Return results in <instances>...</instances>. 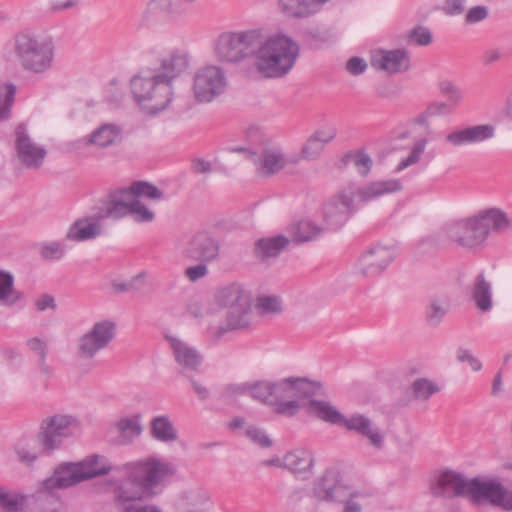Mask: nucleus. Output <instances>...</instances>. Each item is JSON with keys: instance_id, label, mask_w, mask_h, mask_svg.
Returning a JSON list of instances; mask_svg holds the SVG:
<instances>
[{"instance_id": "1", "label": "nucleus", "mask_w": 512, "mask_h": 512, "mask_svg": "<svg viewBox=\"0 0 512 512\" xmlns=\"http://www.w3.org/2000/svg\"><path fill=\"white\" fill-rule=\"evenodd\" d=\"M214 50L216 58L227 63L255 56L257 71L266 78L286 75L299 55V46L290 37L280 34L266 39L261 29L224 32Z\"/></svg>"}, {"instance_id": "2", "label": "nucleus", "mask_w": 512, "mask_h": 512, "mask_svg": "<svg viewBox=\"0 0 512 512\" xmlns=\"http://www.w3.org/2000/svg\"><path fill=\"white\" fill-rule=\"evenodd\" d=\"M120 470L131 487L120 484L114 488L116 505L124 512H160L149 502L162 492L165 481L176 473L174 465L156 457H147L126 463Z\"/></svg>"}, {"instance_id": "3", "label": "nucleus", "mask_w": 512, "mask_h": 512, "mask_svg": "<svg viewBox=\"0 0 512 512\" xmlns=\"http://www.w3.org/2000/svg\"><path fill=\"white\" fill-rule=\"evenodd\" d=\"M186 53L173 52L160 60L159 66L142 70L130 81L136 102L149 113L168 107L173 98V81L187 70Z\"/></svg>"}, {"instance_id": "4", "label": "nucleus", "mask_w": 512, "mask_h": 512, "mask_svg": "<svg viewBox=\"0 0 512 512\" xmlns=\"http://www.w3.org/2000/svg\"><path fill=\"white\" fill-rule=\"evenodd\" d=\"M7 48L19 67L32 75H44L54 65L56 47L52 36L31 27L13 33Z\"/></svg>"}, {"instance_id": "5", "label": "nucleus", "mask_w": 512, "mask_h": 512, "mask_svg": "<svg viewBox=\"0 0 512 512\" xmlns=\"http://www.w3.org/2000/svg\"><path fill=\"white\" fill-rule=\"evenodd\" d=\"M401 189L402 184L397 179L375 181L365 186L350 183L339 190L324 206V221L329 228L338 229L356 212L360 203L372 201Z\"/></svg>"}, {"instance_id": "6", "label": "nucleus", "mask_w": 512, "mask_h": 512, "mask_svg": "<svg viewBox=\"0 0 512 512\" xmlns=\"http://www.w3.org/2000/svg\"><path fill=\"white\" fill-rule=\"evenodd\" d=\"M511 227L507 214L491 208L476 216L450 223L445 228L448 238L464 248H476L483 244L491 231L504 232Z\"/></svg>"}, {"instance_id": "7", "label": "nucleus", "mask_w": 512, "mask_h": 512, "mask_svg": "<svg viewBox=\"0 0 512 512\" xmlns=\"http://www.w3.org/2000/svg\"><path fill=\"white\" fill-rule=\"evenodd\" d=\"M312 495L320 502L344 505L343 512H361L371 502L369 494L356 491L345 485L340 472L333 468L326 469L321 476L314 480Z\"/></svg>"}, {"instance_id": "8", "label": "nucleus", "mask_w": 512, "mask_h": 512, "mask_svg": "<svg viewBox=\"0 0 512 512\" xmlns=\"http://www.w3.org/2000/svg\"><path fill=\"white\" fill-rule=\"evenodd\" d=\"M78 428V421L70 415L54 414L41 420L36 440L45 454L63 447Z\"/></svg>"}, {"instance_id": "9", "label": "nucleus", "mask_w": 512, "mask_h": 512, "mask_svg": "<svg viewBox=\"0 0 512 512\" xmlns=\"http://www.w3.org/2000/svg\"><path fill=\"white\" fill-rule=\"evenodd\" d=\"M177 250L185 261L213 262L220 254V242L205 229L191 230L178 241Z\"/></svg>"}, {"instance_id": "10", "label": "nucleus", "mask_w": 512, "mask_h": 512, "mask_svg": "<svg viewBox=\"0 0 512 512\" xmlns=\"http://www.w3.org/2000/svg\"><path fill=\"white\" fill-rule=\"evenodd\" d=\"M469 501L476 506H490L512 511V487L503 485L497 479L471 478Z\"/></svg>"}, {"instance_id": "11", "label": "nucleus", "mask_w": 512, "mask_h": 512, "mask_svg": "<svg viewBox=\"0 0 512 512\" xmlns=\"http://www.w3.org/2000/svg\"><path fill=\"white\" fill-rule=\"evenodd\" d=\"M224 71L217 66H205L196 71L193 78V94L201 103H209L226 88Z\"/></svg>"}, {"instance_id": "12", "label": "nucleus", "mask_w": 512, "mask_h": 512, "mask_svg": "<svg viewBox=\"0 0 512 512\" xmlns=\"http://www.w3.org/2000/svg\"><path fill=\"white\" fill-rule=\"evenodd\" d=\"M115 335V322L111 320H102L94 323L91 329L79 339V355L86 359L93 358L100 350L109 346Z\"/></svg>"}, {"instance_id": "13", "label": "nucleus", "mask_w": 512, "mask_h": 512, "mask_svg": "<svg viewBox=\"0 0 512 512\" xmlns=\"http://www.w3.org/2000/svg\"><path fill=\"white\" fill-rule=\"evenodd\" d=\"M14 136L15 155L19 163L26 169H39L47 156L46 148L34 142L24 124L17 125Z\"/></svg>"}, {"instance_id": "14", "label": "nucleus", "mask_w": 512, "mask_h": 512, "mask_svg": "<svg viewBox=\"0 0 512 512\" xmlns=\"http://www.w3.org/2000/svg\"><path fill=\"white\" fill-rule=\"evenodd\" d=\"M470 487L471 478H467L464 474L449 469L441 472L430 484L433 496L448 500L454 498L469 500Z\"/></svg>"}, {"instance_id": "15", "label": "nucleus", "mask_w": 512, "mask_h": 512, "mask_svg": "<svg viewBox=\"0 0 512 512\" xmlns=\"http://www.w3.org/2000/svg\"><path fill=\"white\" fill-rule=\"evenodd\" d=\"M92 476L93 474L84 472L78 462H64L59 464L52 475L42 482L41 489L46 492L67 489L92 479Z\"/></svg>"}, {"instance_id": "16", "label": "nucleus", "mask_w": 512, "mask_h": 512, "mask_svg": "<svg viewBox=\"0 0 512 512\" xmlns=\"http://www.w3.org/2000/svg\"><path fill=\"white\" fill-rule=\"evenodd\" d=\"M395 257L396 252L391 247L375 246L360 256L356 263V271L364 277L379 275Z\"/></svg>"}, {"instance_id": "17", "label": "nucleus", "mask_w": 512, "mask_h": 512, "mask_svg": "<svg viewBox=\"0 0 512 512\" xmlns=\"http://www.w3.org/2000/svg\"><path fill=\"white\" fill-rule=\"evenodd\" d=\"M252 320L251 301L229 309L225 322L217 327H210L209 334L214 341H219L226 333L243 330L250 326Z\"/></svg>"}, {"instance_id": "18", "label": "nucleus", "mask_w": 512, "mask_h": 512, "mask_svg": "<svg viewBox=\"0 0 512 512\" xmlns=\"http://www.w3.org/2000/svg\"><path fill=\"white\" fill-rule=\"evenodd\" d=\"M371 65L390 75L406 72L410 69V54L405 49H380L372 54Z\"/></svg>"}, {"instance_id": "19", "label": "nucleus", "mask_w": 512, "mask_h": 512, "mask_svg": "<svg viewBox=\"0 0 512 512\" xmlns=\"http://www.w3.org/2000/svg\"><path fill=\"white\" fill-rule=\"evenodd\" d=\"M349 431H355L369 446L375 450H382L385 446V434L369 417L362 414H353L347 421L345 426Z\"/></svg>"}, {"instance_id": "20", "label": "nucleus", "mask_w": 512, "mask_h": 512, "mask_svg": "<svg viewBox=\"0 0 512 512\" xmlns=\"http://www.w3.org/2000/svg\"><path fill=\"white\" fill-rule=\"evenodd\" d=\"M249 160L255 164L257 173L264 177L280 172L286 165L283 151L276 146H266L259 152H249Z\"/></svg>"}, {"instance_id": "21", "label": "nucleus", "mask_w": 512, "mask_h": 512, "mask_svg": "<svg viewBox=\"0 0 512 512\" xmlns=\"http://www.w3.org/2000/svg\"><path fill=\"white\" fill-rule=\"evenodd\" d=\"M330 0H277L279 13L289 20H301L314 16Z\"/></svg>"}, {"instance_id": "22", "label": "nucleus", "mask_w": 512, "mask_h": 512, "mask_svg": "<svg viewBox=\"0 0 512 512\" xmlns=\"http://www.w3.org/2000/svg\"><path fill=\"white\" fill-rule=\"evenodd\" d=\"M133 201L128 187L118 188L109 192L98 213L99 218L121 219L129 215L130 203Z\"/></svg>"}, {"instance_id": "23", "label": "nucleus", "mask_w": 512, "mask_h": 512, "mask_svg": "<svg viewBox=\"0 0 512 512\" xmlns=\"http://www.w3.org/2000/svg\"><path fill=\"white\" fill-rule=\"evenodd\" d=\"M495 135V128L490 124H479L450 132L446 142L454 147L471 145L491 139Z\"/></svg>"}, {"instance_id": "24", "label": "nucleus", "mask_w": 512, "mask_h": 512, "mask_svg": "<svg viewBox=\"0 0 512 512\" xmlns=\"http://www.w3.org/2000/svg\"><path fill=\"white\" fill-rule=\"evenodd\" d=\"M177 364L182 373L197 371L203 362L202 355L188 343L172 336H167Z\"/></svg>"}, {"instance_id": "25", "label": "nucleus", "mask_w": 512, "mask_h": 512, "mask_svg": "<svg viewBox=\"0 0 512 512\" xmlns=\"http://www.w3.org/2000/svg\"><path fill=\"white\" fill-rule=\"evenodd\" d=\"M469 297L476 309L482 313H488L493 309L492 284L483 272L479 273L469 287Z\"/></svg>"}, {"instance_id": "26", "label": "nucleus", "mask_w": 512, "mask_h": 512, "mask_svg": "<svg viewBox=\"0 0 512 512\" xmlns=\"http://www.w3.org/2000/svg\"><path fill=\"white\" fill-rule=\"evenodd\" d=\"M99 215L92 217L78 218L68 229L65 236L66 240L74 242H83L95 239L102 234V226L99 223Z\"/></svg>"}, {"instance_id": "27", "label": "nucleus", "mask_w": 512, "mask_h": 512, "mask_svg": "<svg viewBox=\"0 0 512 512\" xmlns=\"http://www.w3.org/2000/svg\"><path fill=\"white\" fill-rule=\"evenodd\" d=\"M176 508L185 512H203L213 509V503L207 491L197 488L183 492Z\"/></svg>"}, {"instance_id": "28", "label": "nucleus", "mask_w": 512, "mask_h": 512, "mask_svg": "<svg viewBox=\"0 0 512 512\" xmlns=\"http://www.w3.org/2000/svg\"><path fill=\"white\" fill-rule=\"evenodd\" d=\"M303 406L311 416L330 424L345 426L348 419L328 401L311 399Z\"/></svg>"}, {"instance_id": "29", "label": "nucleus", "mask_w": 512, "mask_h": 512, "mask_svg": "<svg viewBox=\"0 0 512 512\" xmlns=\"http://www.w3.org/2000/svg\"><path fill=\"white\" fill-rule=\"evenodd\" d=\"M313 466L314 457L308 450H293L283 457V467L295 475L310 474Z\"/></svg>"}, {"instance_id": "30", "label": "nucleus", "mask_w": 512, "mask_h": 512, "mask_svg": "<svg viewBox=\"0 0 512 512\" xmlns=\"http://www.w3.org/2000/svg\"><path fill=\"white\" fill-rule=\"evenodd\" d=\"M290 243L285 235H276L268 238H261L254 246L255 256L263 261L277 257Z\"/></svg>"}, {"instance_id": "31", "label": "nucleus", "mask_w": 512, "mask_h": 512, "mask_svg": "<svg viewBox=\"0 0 512 512\" xmlns=\"http://www.w3.org/2000/svg\"><path fill=\"white\" fill-rule=\"evenodd\" d=\"M215 298L220 307L228 310L250 301L247 291L241 285L235 283L219 289Z\"/></svg>"}, {"instance_id": "32", "label": "nucleus", "mask_w": 512, "mask_h": 512, "mask_svg": "<svg viewBox=\"0 0 512 512\" xmlns=\"http://www.w3.org/2000/svg\"><path fill=\"white\" fill-rule=\"evenodd\" d=\"M28 495L15 489L0 486V509L4 512H20L28 503Z\"/></svg>"}, {"instance_id": "33", "label": "nucleus", "mask_w": 512, "mask_h": 512, "mask_svg": "<svg viewBox=\"0 0 512 512\" xmlns=\"http://www.w3.org/2000/svg\"><path fill=\"white\" fill-rule=\"evenodd\" d=\"M288 231L294 242L305 243L317 239L323 229L310 220H302L292 224Z\"/></svg>"}, {"instance_id": "34", "label": "nucleus", "mask_w": 512, "mask_h": 512, "mask_svg": "<svg viewBox=\"0 0 512 512\" xmlns=\"http://www.w3.org/2000/svg\"><path fill=\"white\" fill-rule=\"evenodd\" d=\"M151 433L154 439L169 443L178 439L177 431L166 415L156 416L151 421Z\"/></svg>"}, {"instance_id": "35", "label": "nucleus", "mask_w": 512, "mask_h": 512, "mask_svg": "<svg viewBox=\"0 0 512 512\" xmlns=\"http://www.w3.org/2000/svg\"><path fill=\"white\" fill-rule=\"evenodd\" d=\"M120 130L113 124H105L96 129L87 138L88 145H98L100 147H108L119 139Z\"/></svg>"}, {"instance_id": "36", "label": "nucleus", "mask_w": 512, "mask_h": 512, "mask_svg": "<svg viewBox=\"0 0 512 512\" xmlns=\"http://www.w3.org/2000/svg\"><path fill=\"white\" fill-rule=\"evenodd\" d=\"M78 464L84 472L93 474L92 478L107 475L113 470V466L108 459L98 454L89 455L82 461H79Z\"/></svg>"}, {"instance_id": "37", "label": "nucleus", "mask_w": 512, "mask_h": 512, "mask_svg": "<svg viewBox=\"0 0 512 512\" xmlns=\"http://www.w3.org/2000/svg\"><path fill=\"white\" fill-rule=\"evenodd\" d=\"M340 168L345 167L349 163H352L357 172L362 176L366 177L373 165L371 157L363 150L349 151L341 158Z\"/></svg>"}, {"instance_id": "38", "label": "nucleus", "mask_w": 512, "mask_h": 512, "mask_svg": "<svg viewBox=\"0 0 512 512\" xmlns=\"http://www.w3.org/2000/svg\"><path fill=\"white\" fill-rule=\"evenodd\" d=\"M294 387L296 400L314 399L315 396L324 394L323 386L320 382L311 381L307 378H294Z\"/></svg>"}, {"instance_id": "39", "label": "nucleus", "mask_w": 512, "mask_h": 512, "mask_svg": "<svg viewBox=\"0 0 512 512\" xmlns=\"http://www.w3.org/2000/svg\"><path fill=\"white\" fill-rule=\"evenodd\" d=\"M272 404L296 399L294 378H285L278 382H271Z\"/></svg>"}, {"instance_id": "40", "label": "nucleus", "mask_w": 512, "mask_h": 512, "mask_svg": "<svg viewBox=\"0 0 512 512\" xmlns=\"http://www.w3.org/2000/svg\"><path fill=\"white\" fill-rule=\"evenodd\" d=\"M133 200L139 197H146L152 200H160L163 198L164 193L155 185L146 181H135L128 187Z\"/></svg>"}, {"instance_id": "41", "label": "nucleus", "mask_w": 512, "mask_h": 512, "mask_svg": "<svg viewBox=\"0 0 512 512\" xmlns=\"http://www.w3.org/2000/svg\"><path fill=\"white\" fill-rule=\"evenodd\" d=\"M178 0H151L147 6V16L153 20L166 17L176 11Z\"/></svg>"}, {"instance_id": "42", "label": "nucleus", "mask_w": 512, "mask_h": 512, "mask_svg": "<svg viewBox=\"0 0 512 512\" xmlns=\"http://www.w3.org/2000/svg\"><path fill=\"white\" fill-rule=\"evenodd\" d=\"M15 93L16 87L14 84L0 82V121L10 118Z\"/></svg>"}, {"instance_id": "43", "label": "nucleus", "mask_w": 512, "mask_h": 512, "mask_svg": "<svg viewBox=\"0 0 512 512\" xmlns=\"http://www.w3.org/2000/svg\"><path fill=\"white\" fill-rule=\"evenodd\" d=\"M117 429L125 442H132L134 438L140 436L142 426L140 424V416L134 418H123L118 421Z\"/></svg>"}, {"instance_id": "44", "label": "nucleus", "mask_w": 512, "mask_h": 512, "mask_svg": "<svg viewBox=\"0 0 512 512\" xmlns=\"http://www.w3.org/2000/svg\"><path fill=\"white\" fill-rule=\"evenodd\" d=\"M19 299L13 288V277L11 274L0 271V303L12 305Z\"/></svg>"}, {"instance_id": "45", "label": "nucleus", "mask_w": 512, "mask_h": 512, "mask_svg": "<svg viewBox=\"0 0 512 512\" xmlns=\"http://www.w3.org/2000/svg\"><path fill=\"white\" fill-rule=\"evenodd\" d=\"M249 395L256 401L272 405V387L270 381H256L250 383Z\"/></svg>"}, {"instance_id": "46", "label": "nucleus", "mask_w": 512, "mask_h": 512, "mask_svg": "<svg viewBox=\"0 0 512 512\" xmlns=\"http://www.w3.org/2000/svg\"><path fill=\"white\" fill-rule=\"evenodd\" d=\"M255 308L261 315L280 314L283 310L282 303L277 296H259Z\"/></svg>"}, {"instance_id": "47", "label": "nucleus", "mask_w": 512, "mask_h": 512, "mask_svg": "<svg viewBox=\"0 0 512 512\" xmlns=\"http://www.w3.org/2000/svg\"><path fill=\"white\" fill-rule=\"evenodd\" d=\"M447 313V305L439 299H434L426 307L425 319L433 327L438 326Z\"/></svg>"}, {"instance_id": "48", "label": "nucleus", "mask_w": 512, "mask_h": 512, "mask_svg": "<svg viewBox=\"0 0 512 512\" xmlns=\"http://www.w3.org/2000/svg\"><path fill=\"white\" fill-rule=\"evenodd\" d=\"M411 390L416 399L427 400L439 391V387L426 378H419L412 383Z\"/></svg>"}, {"instance_id": "49", "label": "nucleus", "mask_w": 512, "mask_h": 512, "mask_svg": "<svg viewBox=\"0 0 512 512\" xmlns=\"http://www.w3.org/2000/svg\"><path fill=\"white\" fill-rule=\"evenodd\" d=\"M250 382L234 383L226 385L220 393V400L226 404H231L234 400L246 394H249Z\"/></svg>"}, {"instance_id": "50", "label": "nucleus", "mask_w": 512, "mask_h": 512, "mask_svg": "<svg viewBox=\"0 0 512 512\" xmlns=\"http://www.w3.org/2000/svg\"><path fill=\"white\" fill-rule=\"evenodd\" d=\"M15 453L20 463L31 467L39 458V453L28 443L20 442L15 447Z\"/></svg>"}, {"instance_id": "51", "label": "nucleus", "mask_w": 512, "mask_h": 512, "mask_svg": "<svg viewBox=\"0 0 512 512\" xmlns=\"http://www.w3.org/2000/svg\"><path fill=\"white\" fill-rule=\"evenodd\" d=\"M129 215H131L136 222H152L155 217L154 213L139 199H135L130 203Z\"/></svg>"}, {"instance_id": "52", "label": "nucleus", "mask_w": 512, "mask_h": 512, "mask_svg": "<svg viewBox=\"0 0 512 512\" xmlns=\"http://www.w3.org/2000/svg\"><path fill=\"white\" fill-rule=\"evenodd\" d=\"M324 150V146L313 136H310L301 149V157L305 160H317Z\"/></svg>"}, {"instance_id": "53", "label": "nucleus", "mask_w": 512, "mask_h": 512, "mask_svg": "<svg viewBox=\"0 0 512 512\" xmlns=\"http://www.w3.org/2000/svg\"><path fill=\"white\" fill-rule=\"evenodd\" d=\"M65 253V247L57 241L44 243L40 248V254L46 260H60L65 256Z\"/></svg>"}, {"instance_id": "54", "label": "nucleus", "mask_w": 512, "mask_h": 512, "mask_svg": "<svg viewBox=\"0 0 512 512\" xmlns=\"http://www.w3.org/2000/svg\"><path fill=\"white\" fill-rule=\"evenodd\" d=\"M440 91L454 106L459 105L463 100L462 90L450 81L441 82Z\"/></svg>"}, {"instance_id": "55", "label": "nucleus", "mask_w": 512, "mask_h": 512, "mask_svg": "<svg viewBox=\"0 0 512 512\" xmlns=\"http://www.w3.org/2000/svg\"><path fill=\"white\" fill-rule=\"evenodd\" d=\"M426 144L427 139L425 138L417 141L412 147L410 154L399 163L398 170L401 171L417 163L425 150Z\"/></svg>"}, {"instance_id": "56", "label": "nucleus", "mask_w": 512, "mask_h": 512, "mask_svg": "<svg viewBox=\"0 0 512 512\" xmlns=\"http://www.w3.org/2000/svg\"><path fill=\"white\" fill-rule=\"evenodd\" d=\"M197 265L189 266L184 270V276L191 282H196L208 275V262L193 261Z\"/></svg>"}, {"instance_id": "57", "label": "nucleus", "mask_w": 512, "mask_h": 512, "mask_svg": "<svg viewBox=\"0 0 512 512\" xmlns=\"http://www.w3.org/2000/svg\"><path fill=\"white\" fill-rule=\"evenodd\" d=\"M142 285H143V275L142 274H139L126 282H119V281L112 282V288L115 293L139 290L142 287Z\"/></svg>"}, {"instance_id": "58", "label": "nucleus", "mask_w": 512, "mask_h": 512, "mask_svg": "<svg viewBox=\"0 0 512 512\" xmlns=\"http://www.w3.org/2000/svg\"><path fill=\"white\" fill-rule=\"evenodd\" d=\"M409 40L419 46H426L432 42V34L426 27L417 26L411 30Z\"/></svg>"}, {"instance_id": "59", "label": "nucleus", "mask_w": 512, "mask_h": 512, "mask_svg": "<svg viewBox=\"0 0 512 512\" xmlns=\"http://www.w3.org/2000/svg\"><path fill=\"white\" fill-rule=\"evenodd\" d=\"M271 406H274V411L277 414L292 417L297 414L298 409L300 407V403L298 400L294 399L273 403Z\"/></svg>"}, {"instance_id": "60", "label": "nucleus", "mask_w": 512, "mask_h": 512, "mask_svg": "<svg viewBox=\"0 0 512 512\" xmlns=\"http://www.w3.org/2000/svg\"><path fill=\"white\" fill-rule=\"evenodd\" d=\"M246 436L255 444L259 445L260 447L267 448L270 447L272 444V441L270 438L265 434L264 431L257 427H248L246 430Z\"/></svg>"}, {"instance_id": "61", "label": "nucleus", "mask_w": 512, "mask_h": 512, "mask_svg": "<svg viewBox=\"0 0 512 512\" xmlns=\"http://www.w3.org/2000/svg\"><path fill=\"white\" fill-rule=\"evenodd\" d=\"M489 11L486 6H474L470 8L465 15L467 24H475L488 17Z\"/></svg>"}, {"instance_id": "62", "label": "nucleus", "mask_w": 512, "mask_h": 512, "mask_svg": "<svg viewBox=\"0 0 512 512\" xmlns=\"http://www.w3.org/2000/svg\"><path fill=\"white\" fill-rule=\"evenodd\" d=\"M456 356L459 362H467L473 371L481 370L482 363L468 349L458 348Z\"/></svg>"}, {"instance_id": "63", "label": "nucleus", "mask_w": 512, "mask_h": 512, "mask_svg": "<svg viewBox=\"0 0 512 512\" xmlns=\"http://www.w3.org/2000/svg\"><path fill=\"white\" fill-rule=\"evenodd\" d=\"M446 107V104H433L430 105L424 112L416 116L412 119V123L419 124V125H427L428 124V118L441 113V110Z\"/></svg>"}, {"instance_id": "64", "label": "nucleus", "mask_w": 512, "mask_h": 512, "mask_svg": "<svg viewBox=\"0 0 512 512\" xmlns=\"http://www.w3.org/2000/svg\"><path fill=\"white\" fill-rule=\"evenodd\" d=\"M336 135V128L329 126L315 131L311 136L316 138L322 144V146L325 147V145L331 142L336 137Z\"/></svg>"}]
</instances>
